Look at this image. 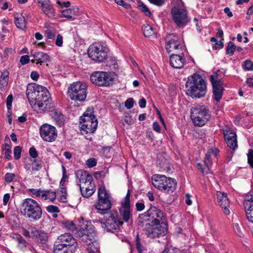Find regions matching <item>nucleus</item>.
Listing matches in <instances>:
<instances>
[{
    "mask_svg": "<svg viewBox=\"0 0 253 253\" xmlns=\"http://www.w3.org/2000/svg\"><path fill=\"white\" fill-rule=\"evenodd\" d=\"M139 225L152 238L164 235L166 231L165 218L163 212L157 207H151L146 212L139 215Z\"/></svg>",
    "mask_w": 253,
    "mask_h": 253,
    "instance_id": "1",
    "label": "nucleus"
},
{
    "mask_svg": "<svg viewBox=\"0 0 253 253\" xmlns=\"http://www.w3.org/2000/svg\"><path fill=\"white\" fill-rule=\"evenodd\" d=\"M26 95L31 105L42 111H52L55 107L49 91L43 86L36 84L28 85Z\"/></svg>",
    "mask_w": 253,
    "mask_h": 253,
    "instance_id": "2",
    "label": "nucleus"
},
{
    "mask_svg": "<svg viewBox=\"0 0 253 253\" xmlns=\"http://www.w3.org/2000/svg\"><path fill=\"white\" fill-rule=\"evenodd\" d=\"M185 87L187 95L193 98L204 97L207 91L206 81L197 74H194L188 78Z\"/></svg>",
    "mask_w": 253,
    "mask_h": 253,
    "instance_id": "3",
    "label": "nucleus"
},
{
    "mask_svg": "<svg viewBox=\"0 0 253 253\" xmlns=\"http://www.w3.org/2000/svg\"><path fill=\"white\" fill-rule=\"evenodd\" d=\"M20 211L21 215L32 222L39 220L42 215L40 205L31 198L23 200L20 206Z\"/></svg>",
    "mask_w": 253,
    "mask_h": 253,
    "instance_id": "4",
    "label": "nucleus"
},
{
    "mask_svg": "<svg viewBox=\"0 0 253 253\" xmlns=\"http://www.w3.org/2000/svg\"><path fill=\"white\" fill-rule=\"evenodd\" d=\"M83 236L81 240L86 245L85 253H99V245L95 240L96 233L93 225H84L82 227Z\"/></svg>",
    "mask_w": 253,
    "mask_h": 253,
    "instance_id": "5",
    "label": "nucleus"
},
{
    "mask_svg": "<svg viewBox=\"0 0 253 253\" xmlns=\"http://www.w3.org/2000/svg\"><path fill=\"white\" fill-rule=\"evenodd\" d=\"M152 183L155 187L166 193L172 192L177 184L174 179L160 174L153 175Z\"/></svg>",
    "mask_w": 253,
    "mask_h": 253,
    "instance_id": "6",
    "label": "nucleus"
},
{
    "mask_svg": "<svg viewBox=\"0 0 253 253\" xmlns=\"http://www.w3.org/2000/svg\"><path fill=\"white\" fill-rule=\"evenodd\" d=\"M103 214L104 221H101L102 228L107 232L114 233L118 231L123 224L118 218L116 211L100 212Z\"/></svg>",
    "mask_w": 253,
    "mask_h": 253,
    "instance_id": "7",
    "label": "nucleus"
},
{
    "mask_svg": "<svg viewBox=\"0 0 253 253\" xmlns=\"http://www.w3.org/2000/svg\"><path fill=\"white\" fill-rule=\"evenodd\" d=\"M191 119L195 125L202 126L211 118L209 110L204 105H196L191 109Z\"/></svg>",
    "mask_w": 253,
    "mask_h": 253,
    "instance_id": "8",
    "label": "nucleus"
},
{
    "mask_svg": "<svg viewBox=\"0 0 253 253\" xmlns=\"http://www.w3.org/2000/svg\"><path fill=\"white\" fill-rule=\"evenodd\" d=\"M86 90L85 83L74 82L68 88V96L72 100L84 101L86 97Z\"/></svg>",
    "mask_w": 253,
    "mask_h": 253,
    "instance_id": "9",
    "label": "nucleus"
},
{
    "mask_svg": "<svg viewBox=\"0 0 253 253\" xmlns=\"http://www.w3.org/2000/svg\"><path fill=\"white\" fill-rule=\"evenodd\" d=\"M91 110H87L80 118L81 129L86 133H93L96 129L98 122Z\"/></svg>",
    "mask_w": 253,
    "mask_h": 253,
    "instance_id": "10",
    "label": "nucleus"
},
{
    "mask_svg": "<svg viewBox=\"0 0 253 253\" xmlns=\"http://www.w3.org/2000/svg\"><path fill=\"white\" fill-rule=\"evenodd\" d=\"M108 48L100 43H94L90 45L87 50V54L92 60L100 63L105 60L108 57Z\"/></svg>",
    "mask_w": 253,
    "mask_h": 253,
    "instance_id": "11",
    "label": "nucleus"
},
{
    "mask_svg": "<svg viewBox=\"0 0 253 253\" xmlns=\"http://www.w3.org/2000/svg\"><path fill=\"white\" fill-rule=\"evenodd\" d=\"M171 14L173 22L178 27H184L190 22L187 11L184 8L174 6L171 10Z\"/></svg>",
    "mask_w": 253,
    "mask_h": 253,
    "instance_id": "12",
    "label": "nucleus"
},
{
    "mask_svg": "<svg viewBox=\"0 0 253 253\" xmlns=\"http://www.w3.org/2000/svg\"><path fill=\"white\" fill-rule=\"evenodd\" d=\"M98 202L94 205L98 212H105V211L111 209V204L109 195L104 187L98 189Z\"/></svg>",
    "mask_w": 253,
    "mask_h": 253,
    "instance_id": "13",
    "label": "nucleus"
},
{
    "mask_svg": "<svg viewBox=\"0 0 253 253\" xmlns=\"http://www.w3.org/2000/svg\"><path fill=\"white\" fill-rule=\"evenodd\" d=\"M90 81L98 86H108L112 84L113 78L109 73L97 71L90 76Z\"/></svg>",
    "mask_w": 253,
    "mask_h": 253,
    "instance_id": "14",
    "label": "nucleus"
},
{
    "mask_svg": "<svg viewBox=\"0 0 253 253\" xmlns=\"http://www.w3.org/2000/svg\"><path fill=\"white\" fill-rule=\"evenodd\" d=\"M166 48L168 52L178 53L182 51L184 48L175 34H170L166 37Z\"/></svg>",
    "mask_w": 253,
    "mask_h": 253,
    "instance_id": "15",
    "label": "nucleus"
},
{
    "mask_svg": "<svg viewBox=\"0 0 253 253\" xmlns=\"http://www.w3.org/2000/svg\"><path fill=\"white\" fill-rule=\"evenodd\" d=\"M40 133L41 137L48 142L53 141L57 135L56 128L48 124H44L41 126Z\"/></svg>",
    "mask_w": 253,
    "mask_h": 253,
    "instance_id": "16",
    "label": "nucleus"
},
{
    "mask_svg": "<svg viewBox=\"0 0 253 253\" xmlns=\"http://www.w3.org/2000/svg\"><path fill=\"white\" fill-rule=\"evenodd\" d=\"M40 7L43 13L48 18H53L55 16V9L52 7L50 0H38Z\"/></svg>",
    "mask_w": 253,
    "mask_h": 253,
    "instance_id": "17",
    "label": "nucleus"
},
{
    "mask_svg": "<svg viewBox=\"0 0 253 253\" xmlns=\"http://www.w3.org/2000/svg\"><path fill=\"white\" fill-rule=\"evenodd\" d=\"M243 205L248 220L253 223V195H247L245 197Z\"/></svg>",
    "mask_w": 253,
    "mask_h": 253,
    "instance_id": "18",
    "label": "nucleus"
},
{
    "mask_svg": "<svg viewBox=\"0 0 253 253\" xmlns=\"http://www.w3.org/2000/svg\"><path fill=\"white\" fill-rule=\"evenodd\" d=\"M223 134L227 146L235 150L238 146L236 133L229 129H225L223 130Z\"/></svg>",
    "mask_w": 253,
    "mask_h": 253,
    "instance_id": "19",
    "label": "nucleus"
},
{
    "mask_svg": "<svg viewBox=\"0 0 253 253\" xmlns=\"http://www.w3.org/2000/svg\"><path fill=\"white\" fill-rule=\"evenodd\" d=\"M92 225L90 222L88 221H83L82 223L77 224L74 221H69L66 223V227L72 232H75L80 237V239L83 236L82 227L84 225Z\"/></svg>",
    "mask_w": 253,
    "mask_h": 253,
    "instance_id": "20",
    "label": "nucleus"
},
{
    "mask_svg": "<svg viewBox=\"0 0 253 253\" xmlns=\"http://www.w3.org/2000/svg\"><path fill=\"white\" fill-rule=\"evenodd\" d=\"M178 54H172L169 57V63L174 68L180 69L183 67L185 63V59L183 57V52Z\"/></svg>",
    "mask_w": 253,
    "mask_h": 253,
    "instance_id": "21",
    "label": "nucleus"
},
{
    "mask_svg": "<svg viewBox=\"0 0 253 253\" xmlns=\"http://www.w3.org/2000/svg\"><path fill=\"white\" fill-rule=\"evenodd\" d=\"M216 196L219 205L223 209L224 213L226 215H229L230 214V211L228 208L230 203L226 194L224 192L217 191Z\"/></svg>",
    "mask_w": 253,
    "mask_h": 253,
    "instance_id": "22",
    "label": "nucleus"
},
{
    "mask_svg": "<svg viewBox=\"0 0 253 253\" xmlns=\"http://www.w3.org/2000/svg\"><path fill=\"white\" fill-rule=\"evenodd\" d=\"M56 242L63 244L64 245H66L71 247L74 246L76 248L77 246L76 240L69 233H65L61 235L58 237Z\"/></svg>",
    "mask_w": 253,
    "mask_h": 253,
    "instance_id": "23",
    "label": "nucleus"
},
{
    "mask_svg": "<svg viewBox=\"0 0 253 253\" xmlns=\"http://www.w3.org/2000/svg\"><path fill=\"white\" fill-rule=\"evenodd\" d=\"M78 184L80 186L85 184L92 181V177L87 171L83 170H79L76 173Z\"/></svg>",
    "mask_w": 253,
    "mask_h": 253,
    "instance_id": "24",
    "label": "nucleus"
},
{
    "mask_svg": "<svg viewBox=\"0 0 253 253\" xmlns=\"http://www.w3.org/2000/svg\"><path fill=\"white\" fill-rule=\"evenodd\" d=\"M225 71L222 69H218L210 75V81L211 84H223L222 79L224 77Z\"/></svg>",
    "mask_w": 253,
    "mask_h": 253,
    "instance_id": "25",
    "label": "nucleus"
},
{
    "mask_svg": "<svg viewBox=\"0 0 253 253\" xmlns=\"http://www.w3.org/2000/svg\"><path fill=\"white\" fill-rule=\"evenodd\" d=\"M32 56L34 59H32L31 62L34 63L37 61L36 64L41 65L50 60L49 56L47 53L42 51L35 52Z\"/></svg>",
    "mask_w": 253,
    "mask_h": 253,
    "instance_id": "26",
    "label": "nucleus"
},
{
    "mask_svg": "<svg viewBox=\"0 0 253 253\" xmlns=\"http://www.w3.org/2000/svg\"><path fill=\"white\" fill-rule=\"evenodd\" d=\"M95 184L92 180L85 185L83 184L81 186L80 189L82 195L84 197L88 198L95 192Z\"/></svg>",
    "mask_w": 253,
    "mask_h": 253,
    "instance_id": "27",
    "label": "nucleus"
},
{
    "mask_svg": "<svg viewBox=\"0 0 253 253\" xmlns=\"http://www.w3.org/2000/svg\"><path fill=\"white\" fill-rule=\"evenodd\" d=\"M212 87L213 98L218 102L222 98L224 89V84H212Z\"/></svg>",
    "mask_w": 253,
    "mask_h": 253,
    "instance_id": "28",
    "label": "nucleus"
},
{
    "mask_svg": "<svg viewBox=\"0 0 253 253\" xmlns=\"http://www.w3.org/2000/svg\"><path fill=\"white\" fill-rule=\"evenodd\" d=\"M53 251L54 253H73L74 251L73 247L55 242Z\"/></svg>",
    "mask_w": 253,
    "mask_h": 253,
    "instance_id": "29",
    "label": "nucleus"
},
{
    "mask_svg": "<svg viewBox=\"0 0 253 253\" xmlns=\"http://www.w3.org/2000/svg\"><path fill=\"white\" fill-rule=\"evenodd\" d=\"M79 14V9L76 7L68 8L62 11V15L63 17L71 20H74L76 17L78 16Z\"/></svg>",
    "mask_w": 253,
    "mask_h": 253,
    "instance_id": "30",
    "label": "nucleus"
},
{
    "mask_svg": "<svg viewBox=\"0 0 253 253\" xmlns=\"http://www.w3.org/2000/svg\"><path fill=\"white\" fill-rule=\"evenodd\" d=\"M50 112H51V115L56 122V124L60 126H62L65 122V117L63 114L59 110L55 109V108Z\"/></svg>",
    "mask_w": 253,
    "mask_h": 253,
    "instance_id": "31",
    "label": "nucleus"
},
{
    "mask_svg": "<svg viewBox=\"0 0 253 253\" xmlns=\"http://www.w3.org/2000/svg\"><path fill=\"white\" fill-rule=\"evenodd\" d=\"M120 214L124 221L128 222L132 216L130 205L122 204V208L120 210Z\"/></svg>",
    "mask_w": 253,
    "mask_h": 253,
    "instance_id": "32",
    "label": "nucleus"
},
{
    "mask_svg": "<svg viewBox=\"0 0 253 253\" xmlns=\"http://www.w3.org/2000/svg\"><path fill=\"white\" fill-rule=\"evenodd\" d=\"M14 22L17 28L21 30L26 28V21L24 16L21 13H17L14 16Z\"/></svg>",
    "mask_w": 253,
    "mask_h": 253,
    "instance_id": "33",
    "label": "nucleus"
},
{
    "mask_svg": "<svg viewBox=\"0 0 253 253\" xmlns=\"http://www.w3.org/2000/svg\"><path fill=\"white\" fill-rule=\"evenodd\" d=\"M34 235L36 236L38 241L42 244H44L48 239V235L42 230H35L33 231Z\"/></svg>",
    "mask_w": 253,
    "mask_h": 253,
    "instance_id": "34",
    "label": "nucleus"
},
{
    "mask_svg": "<svg viewBox=\"0 0 253 253\" xmlns=\"http://www.w3.org/2000/svg\"><path fill=\"white\" fill-rule=\"evenodd\" d=\"M13 239L18 243V247L22 250H25L28 245V242L20 234H15L13 236Z\"/></svg>",
    "mask_w": 253,
    "mask_h": 253,
    "instance_id": "35",
    "label": "nucleus"
},
{
    "mask_svg": "<svg viewBox=\"0 0 253 253\" xmlns=\"http://www.w3.org/2000/svg\"><path fill=\"white\" fill-rule=\"evenodd\" d=\"M143 34L146 37H150L155 36L156 31L153 27L148 24H144L142 27Z\"/></svg>",
    "mask_w": 253,
    "mask_h": 253,
    "instance_id": "36",
    "label": "nucleus"
},
{
    "mask_svg": "<svg viewBox=\"0 0 253 253\" xmlns=\"http://www.w3.org/2000/svg\"><path fill=\"white\" fill-rule=\"evenodd\" d=\"M45 195L44 196V200H49L53 202L56 198V192L51 190H44Z\"/></svg>",
    "mask_w": 253,
    "mask_h": 253,
    "instance_id": "37",
    "label": "nucleus"
},
{
    "mask_svg": "<svg viewBox=\"0 0 253 253\" xmlns=\"http://www.w3.org/2000/svg\"><path fill=\"white\" fill-rule=\"evenodd\" d=\"M137 7L141 12H143L145 15L150 16L151 12L147 7V6L141 2H138L137 3Z\"/></svg>",
    "mask_w": 253,
    "mask_h": 253,
    "instance_id": "38",
    "label": "nucleus"
},
{
    "mask_svg": "<svg viewBox=\"0 0 253 253\" xmlns=\"http://www.w3.org/2000/svg\"><path fill=\"white\" fill-rule=\"evenodd\" d=\"M236 50V46L234 43L231 42H229L226 49V53L230 56H232L234 54Z\"/></svg>",
    "mask_w": 253,
    "mask_h": 253,
    "instance_id": "39",
    "label": "nucleus"
},
{
    "mask_svg": "<svg viewBox=\"0 0 253 253\" xmlns=\"http://www.w3.org/2000/svg\"><path fill=\"white\" fill-rule=\"evenodd\" d=\"M29 191L31 194L34 195L37 197H42L43 198L45 195L44 190H42L41 189H30Z\"/></svg>",
    "mask_w": 253,
    "mask_h": 253,
    "instance_id": "40",
    "label": "nucleus"
},
{
    "mask_svg": "<svg viewBox=\"0 0 253 253\" xmlns=\"http://www.w3.org/2000/svg\"><path fill=\"white\" fill-rule=\"evenodd\" d=\"M214 151L212 150V149H211L209 150L207 153L206 154L205 156V164L206 165V167L209 168L211 166V153H213Z\"/></svg>",
    "mask_w": 253,
    "mask_h": 253,
    "instance_id": "41",
    "label": "nucleus"
},
{
    "mask_svg": "<svg viewBox=\"0 0 253 253\" xmlns=\"http://www.w3.org/2000/svg\"><path fill=\"white\" fill-rule=\"evenodd\" d=\"M22 151V148L17 146H16L14 149V157L15 159L18 160L20 158L21 154Z\"/></svg>",
    "mask_w": 253,
    "mask_h": 253,
    "instance_id": "42",
    "label": "nucleus"
},
{
    "mask_svg": "<svg viewBox=\"0 0 253 253\" xmlns=\"http://www.w3.org/2000/svg\"><path fill=\"white\" fill-rule=\"evenodd\" d=\"M135 245L136 248L139 253H142L143 251V247L140 243V240L138 237V235H137L135 239Z\"/></svg>",
    "mask_w": 253,
    "mask_h": 253,
    "instance_id": "43",
    "label": "nucleus"
},
{
    "mask_svg": "<svg viewBox=\"0 0 253 253\" xmlns=\"http://www.w3.org/2000/svg\"><path fill=\"white\" fill-rule=\"evenodd\" d=\"M46 210L48 212L50 213H58L60 212L59 208L54 205H49L46 207Z\"/></svg>",
    "mask_w": 253,
    "mask_h": 253,
    "instance_id": "44",
    "label": "nucleus"
},
{
    "mask_svg": "<svg viewBox=\"0 0 253 253\" xmlns=\"http://www.w3.org/2000/svg\"><path fill=\"white\" fill-rule=\"evenodd\" d=\"M248 162L252 168H253V150L250 149L248 153Z\"/></svg>",
    "mask_w": 253,
    "mask_h": 253,
    "instance_id": "45",
    "label": "nucleus"
},
{
    "mask_svg": "<svg viewBox=\"0 0 253 253\" xmlns=\"http://www.w3.org/2000/svg\"><path fill=\"white\" fill-rule=\"evenodd\" d=\"M245 69L249 71H253V62L250 60H246L243 65Z\"/></svg>",
    "mask_w": 253,
    "mask_h": 253,
    "instance_id": "46",
    "label": "nucleus"
},
{
    "mask_svg": "<svg viewBox=\"0 0 253 253\" xmlns=\"http://www.w3.org/2000/svg\"><path fill=\"white\" fill-rule=\"evenodd\" d=\"M8 79L0 78V90L3 91L7 86Z\"/></svg>",
    "mask_w": 253,
    "mask_h": 253,
    "instance_id": "47",
    "label": "nucleus"
},
{
    "mask_svg": "<svg viewBox=\"0 0 253 253\" xmlns=\"http://www.w3.org/2000/svg\"><path fill=\"white\" fill-rule=\"evenodd\" d=\"M45 35L48 39H54L55 37V31L54 30L48 29L45 31Z\"/></svg>",
    "mask_w": 253,
    "mask_h": 253,
    "instance_id": "48",
    "label": "nucleus"
},
{
    "mask_svg": "<svg viewBox=\"0 0 253 253\" xmlns=\"http://www.w3.org/2000/svg\"><path fill=\"white\" fill-rule=\"evenodd\" d=\"M114 1L118 5H121L126 9H128L131 8L130 4L124 2L123 0H114Z\"/></svg>",
    "mask_w": 253,
    "mask_h": 253,
    "instance_id": "49",
    "label": "nucleus"
},
{
    "mask_svg": "<svg viewBox=\"0 0 253 253\" xmlns=\"http://www.w3.org/2000/svg\"><path fill=\"white\" fill-rule=\"evenodd\" d=\"M15 177V175L12 173H6L4 176V180L7 182H12Z\"/></svg>",
    "mask_w": 253,
    "mask_h": 253,
    "instance_id": "50",
    "label": "nucleus"
},
{
    "mask_svg": "<svg viewBox=\"0 0 253 253\" xmlns=\"http://www.w3.org/2000/svg\"><path fill=\"white\" fill-rule=\"evenodd\" d=\"M86 164L88 168H92L96 165L97 162L95 159L92 158L88 159Z\"/></svg>",
    "mask_w": 253,
    "mask_h": 253,
    "instance_id": "51",
    "label": "nucleus"
},
{
    "mask_svg": "<svg viewBox=\"0 0 253 253\" xmlns=\"http://www.w3.org/2000/svg\"><path fill=\"white\" fill-rule=\"evenodd\" d=\"M13 101V96L11 94L9 95L6 99V107L8 110H10Z\"/></svg>",
    "mask_w": 253,
    "mask_h": 253,
    "instance_id": "52",
    "label": "nucleus"
},
{
    "mask_svg": "<svg viewBox=\"0 0 253 253\" xmlns=\"http://www.w3.org/2000/svg\"><path fill=\"white\" fill-rule=\"evenodd\" d=\"M134 101L133 98H129L127 99L125 102V106L128 109H131L133 106Z\"/></svg>",
    "mask_w": 253,
    "mask_h": 253,
    "instance_id": "53",
    "label": "nucleus"
},
{
    "mask_svg": "<svg viewBox=\"0 0 253 253\" xmlns=\"http://www.w3.org/2000/svg\"><path fill=\"white\" fill-rule=\"evenodd\" d=\"M30 61V57L28 55L22 56L20 59V62L22 65H25L28 63Z\"/></svg>",
    "mask_w": 253,
    "mask_h": 253,
    "instance_id": "54",
    "label": "nucleus"
},
{
    "mask_svg": "<svg viewBox=\"0 0 253 253\" xmlns=\"http://www.w3.org/2000/svg\"><path fill=\"white\" fill-rule=\"evenodd\" d=\"M63 43V38L62 36L58 34L57 36L56 40L55 41V44L58 46H61Z\"/></svg>",
    "mask_w": 253,
    "mask_h": 253,
    "instance_id": "55",
    "label": "nucleus"
},
{
    "mask_svg": "<svg viewBox=\"0 0 253 253\" xmlns=\"http://www.w3.org/2000/svg\"><path fill=\"white\" fill-rule=\"evenodd\" d=\"M29 154L30 156L33 158H36L38 156L37 152L34 147H32L30 148Z\"/></svg>",
    "mask_w": 253,
    "mask_h": 253,
    "instance_id": "56",
    "label": "nucleus"
},
{
    "mask_svg": "<svg viewBox=\"0 0 253 253\" xmlns=\"http://www.w3.org/2000/svg\"><path fill=\"white\" fill-rule=\"evenodd\" d=\"M130 195V190H128L127 194L125 198L124 202L122 204L123 205H130V201H129Z\"/></svg>",
    "mask_w": 253,
    "mask_h": 253,
    "instance_id": "57",
    "label": "nucleus"
},
{
    "mask_svg": "<svg viewBox=\"0 0 253 253\" xmlns=\"http://www.w3.org/2000/svg\"><path fill=\"white\" fill-rule=\"evenodd\" d=\"M149 1L157 6H161L164 3V0H149Z\"/></svg>",
    "mask_w": 253,
    "mask_h": 253,
    "instance_id": "58",
    "label": "nucleus"
},
{
    "mask_svg": "<svg viewBox=\"0 0 253 253\" xmlns=\"http://www.w3.org/2000/svg\"><path fill=\"white\" fill-rule=\"evenodd\" d=\"M153 129L157 132H160L161 131V128L158 122H155L153 124Z\"/></svg>",
    "mask_w": 253,
    "mask_h": 253,
    "instance_id": "59",
    "label": "nucleus"
},
{
    "mask_svg": "<svg viewBox=\"0 0 253 253\" xmlns=\"http://www.w3.org/2000/svg\"><path fill=\"white\" fill-rule=\"evenodd\" d=\"M10 199V194L6 193L4 195L3 198V203L4 205H6Z\"/></svg>",
    "mask_w": 253,
    "mask_h": 253,
    "instance_id": "60",
    "label": "nucleus"
},
{
    "mask_svg": "<svg viewBox=\"0 0 253 253\" xmlns=\"http://www.w3.org/2000/svg\"><path fill=\"white\" fill-rule=\"evenodd\" d=\"M9 75V72L7 70H4L2 72L0 78L4 79L5 78L6 79H8Z\"/></svg>",
    "mask_w": 253,
    "mask_h": 253,
    "instance_id": "61",
    "label": "nucleus"
},
{
    "mask_svg": "<svg viewBox=\"0 0 253 253\" xmlns=\"http://www.w3.org/2000/svg\"><path fill=\"white\" fill-rule=\"evenodd\" d=\"M11 153V151L10 150V148H6V149L5 150L4 155H5V157L6 159H10L11 158V155H10Z\"/></svg>",
    "mask_w": 253,
    "mask_h": 253,
    "instance_id": "62",
    "label": "nucleus"
},
{
    "mask_svg": "<svg viewBox=\"0 0 253 253\" xmlns=\"http://www.w3.org/2000/svg\"><path fill=\"white\" fill-rule=\"evenodd\" d=\"M136 208L137 211H141L144 209L145 206L144 204L142 203H137L136 204Z\"/></svg>",
    "mask_w": 253,
    "mask_h": 253,
    "instance_id": "63",
    "label": "nucleus"
},
{
    "mask_svg": "<svg viewBox=\"0 0 253 253\" xmlns=\"http://www.w3.org/2000/svg\"><path fill=\"white\" fill-rule=\"evenodd\" d=\"M246 83L249 87H253V78H249L247 79Z\"/></svg>",
    "mask_w": 253,
    "mask_h": 253,
    "instance_id": "64",
    "label": "nucleus"
}]
</instances>
